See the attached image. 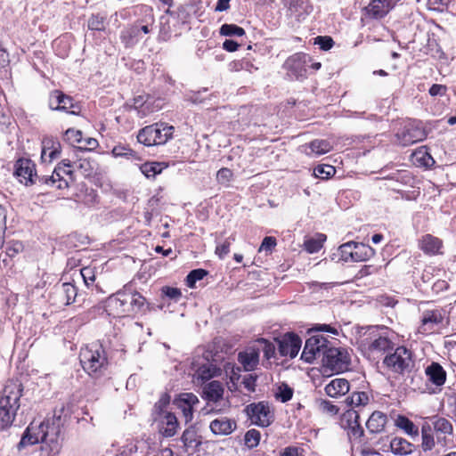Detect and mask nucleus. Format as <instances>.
Returning <instances> with one entry per match:
<instances>
[{"label":"nucleus","instance_id":"f257e3e1","mask_svg":"<svg viewBox=\"0 0 456 456\" xmlns=\"http://www.w3.org/2000/svg\"><path fill=\"white\" fill-rule=\"evenodd\" d=\"M62 410L63 409L60 410L59 413L55 411L52 418L46 419L39 424H36L35 422L30 423L18 444V450L20 451L28 445L43 443L49 444L51 446V451H54L55 454L58 453V440L61 427L64 423L61 416Z\"/></svg>","mask_w":456,"mask_h":456},{"label":"nucleus","instance_id":"f03ea898","mask_svg":"<svg viewBox=\"0 0 456 456\" xmlns=\"http://www.w3.org/2000/svg\"><path fill=\"white\" fill-rule=\"evenodd\" d=\"M389 335L390 330L385 326H370L361 335L359 347L370 359L379 357L394 350V343Z\"/></svg>","mask_w":456,"mask_h":456},{"label":"nucleus","instance_id":"7ed1b4c3","mask_svg":"<svg viewBox=\"0 0 456 456\" xmlns=\"http://www.w3.org/2000/svg\"><path fill=\"white\" fill-rule=\"evenodd\" d=\"M146 299L139 292L125 288L111 295L106 301L105 309L113 317H126L141 312Z\"/></svg>","mask_w":456,"mask_h":456},{"label":"nucleus","instance_id":"20e7f679","mask_svg":"<svg viewBox=\"0 0 456 456\" xmlns=\"http://www.w3.org/2000/svg\"><path fill=\"white\" fill-rule=\"evenodd\" d=\"M22 392L23 386L19 380L10 379L4 385L0 397V430H6L13 424Z\"/></svg>","mask_w":456,"mask_h":456},{"label":"nucleus","instance_id":"39448f33","mask_svg":"<svg viewBox=\"0 0 456 456\" xmlns=\"http://www.w3.org/2000/svg\"><path fill=\"white\" fill-rule=\"evenodd\" d=\"M79 359L83 369L89 375L102 374L108 365L105 350L98 343H93L82 348Z\"/></svg>","mask_w":456,"mask_h":456},{"label":"nucleus","instance_id":"423d86ee","mask_svg":"<svg viewBox=\"0 0 456 456\" xmlns=\"http://www.w3.org/2000/svg\"><path fill=\"white\" fill-rule=\"evenodd\" d=\"M175 127L166 123H155L142 128L137 140L145 146H154L165 144L172 138Z\"/></svg>","mask_w":456,"mask_h":456},{"label":"nucleus","instance_id":"0eeeda50","mask_svg":"<svg viewBox=\"0 0 456 456\" xmlns=\"http://www.w3.org/2000/svg\"><path fill=\"white\" fill-rule=\"evenodd\" d=\"M413 364L412 354L405 346H397L393 353L388 352L383 359V365L388 370L400 375L410 371Z\"/></svg>","mask_w":456,"mask_h":456},{"label":"nucleus","instance_id":"6e6552de","mask_svg":"<svg viewBox=\"0 0 456 456\" xmlns=\"http://www.w3.org/2000/svg\"><path fill=\"white\" fill-rule=\"evenodd\" d=\"M224 388L221 382L213 380L203 387L204 398L208 401L207 413H217L223 411V407H229V401L224 400Z\"/></svg>","mask_w":456,"mask_h":456},{"label":"nucleus","instance_id":"1a4fd4ad","mask_svg":"<svg viewBox=\"0 0 456 456\" xmlns=\"http://www.w3.org/2000/svg\"><path fill=\"white\" fill-rule=\"evenodd\" d=\"M324 366L332 371L342 372L348 370L350 356L343 348L328 347L322 357Z\"/></svg>","mask_w":456,"mask_h":456},{"label":"nucleus","instance_id":"9d476101","mask_svg":"<svg viewBox=\"0 0 456 456\" xmlns=\"http://www.w3.org/2000/svg\"><path fill=\"white\" fill-rule=\"evenodd\" d=\"M311 61L310 56L303 53H297L289 56L283 64L287 75L297 80H303L307 75V67Z\"/></svg>","mask_w":456,"mask_h":456},{"label":"nucleus","instance_id":"9b49d317","mask_svg":"<svg viewBox=\"0 0 456 456\" xmlns=\"http://www.w3.org/2000/svg\"><path fill=\"white\" fill-rule=\"evenodd\" d=\"M244 412L253 424L259 427H268L273 421V413L265 402L250 403L246 406Z\"/></svg>","mask_w":456,"mask_h":456},{"label":"nucleus","instance_id":"f8f14e48","mask_svg":"<svg viewBox=\"0 0 456 456\" xmlns=\"http://www.w3.org/2000/svg\"><path fill=\"white\" fill-rule=\"evenodd\" d=\"M329 340L322 335L311 336L305 344L301 359L306 362H313L314 360L319 357H323L324 352L328 348Z\"/></svg>","mask_w":456,"mask_h":456},{"label":"nucleus","instance_id":"ddd939ff","mask_svg":"<svg viewBox=\"0 0 456 456\" xmlns=\"http://www.w3.org/2000/svg\"><path fill=\"white\" fill-rule=\"evenodd\" d=\"M428 424L436 436V444L445 447L452 436L453 427L449 419L440 416H433L424 422Z\"/></svg>","mask_w":456,"mask_h":456},{"label":"nucleus","instance_id":"4468645a","mask_svg":"<svg viewBox=\"0 0 456 456\" xmlns=\"http://www.w3.org/2000/svg\"><path fill=\"white\" fill-rule=\"evenodd\" d=\"M444 312L442 309L426 310L422 313L418 331L421 334H431L443 326Z\"/></svg>","mask_w":456,"mask_h":456},{"label":"nucleus","instance_id":"2eb2a0df","mask_svg":"<svg viewBox=\"0 0 456 456\" xmlns=\"http://www.w3.org/2000/svg\"><path fill=\"white\" fill-rule=\"evenodd\" d=\"M68 175L72 180L73 170L71 169V162L69 159H63L54 168L53 174L49 177H42L40 180L46 184L56 185L58 189H65L69 186V181L63 177Z\"/></svg>","mask_w":456,"mask_h":456},{"label":"nucleus","instance_id":"dca6fc26","mask_svg":"<svg viewBox=\"0 0 456 456\" xmlns=\"http://www.w3.org/2000/svg\"><path fill=\"white\" fill-rule=\"evenodd\" d=\"M49 107L53 110H62L73 115H77L79 112L76 110L78 107L73 103V99L59 90H54L50 94Z\"/></svg>","mask_w":456,"mask_h":456},{"label":"nucleus","instance_id":"f3484780","mask_svg":"<svg viewBox=\"0 0 456 456\" xmlns=\"http://www.w3.org/2000/svg\"><path fill=\"white\" fill-rule=\"evenodd\" d=\"M343 426L348 429L347 435L350 440L360 441L364 435V431L359 422V413L357 411L350 409L343 414Z\"/></svg>","mask_w":456,"mask_h":456},{"label":"nucleus","instance_id":"a211bd4d","mask_svg":"<svg viewBox=\"0 0 456 456\" xmlns=\"http://www.w3.org/2000/svg\"><path fill=\"white\" fill-rule=\"evenodd\" d=\"M301 343L302 341L297 335L288 333L277 340L278 352L281 356L294 358L300 350Z\"/></svg>","mask_w":456,"mask_h":456},{"label":"nucleus","instance_id":"6ab92c4d","mask_svg":"<svg viewBox=\"0 0 456 456\" xmlns=\"http://www.w3.org/2000/svg\"><path fill=\"white\" fill-rule=\"evenodd\" d=\"M200 403L198 397L192 393L181 394L174 401L176 407L181 410L185 423H189L193 419L194 406Z\"/></svg>","mask_w":456,"mask_h":456},{"label":"nucleus","instance_id":"aec40b11","mask_svg":"<svg viewBox=\"0 0 456 456\" xmlns=\"http://www.w3.org/2000/svg\"><path fill=\"white\" fill-rule=\"evenodd\" d=\"M14 175L25 185L34 183L33 177L36 175L35 164L28 159H18L15 163Z\"/></svg>","mask_w":456,"mask_h":456},{"label":"nucleus","instance_id":"412c9836","mask_svg":"<svg viewBox=\"0 0 456 456\" xmlns=\"http://www.w3.org/2000/svg\"><path fill=\"white\" fill-rule=\"evenodd\" d=\"M397 142L402 146H408L426 138L425 130L418 126H406L396 134Z\"/></svg>","mask_w":456,"mask_h":456},{"label":"nucleus","instance_id":"4be33fe9","mask_svg":"<svg viewBox=\"0 0 456 456\" xmlns=\"http://www.w3.org/2000/svg\"><path fill=\"white\" fill-rule=\"evenodd\" d=\"M154 422L158 425L159 434L164 437L174 436L179 428V422L173 412L159 417Z\"/></svg>","mask_w":456,"mask_h":456},{"label":"nucleus","instance_id":"5701e85b","mask_svg":"<svg viewBox=\"0 0 456 456\" xmlns=\"http://www.w3.org/2000/svg\"><path fill=\"white\" fill-rule=\"evenodd\" d=\"M209 428L215 436H228L237 428V423L232 419L222 416L213 419Z\"/></svg>","mask_w":456,"mask_h":456},{"label":"nucleus","instance_id":"b1692460","mask_svg":"<svg viewBox=\"0 0 456 456\" xmlns=\"http://www.w3.org/2000/svg\"><path fill=\"white\" fill-rule=\"evenodd\" d=\"M393 7L392 0H372L365 10L370 18L381 19L385 17Z\"/></svg>","mask_w":456,"mask_h":456},{"label":"nucleus","instance_id":"393cba45","mask_svg":"<svg viewBox=\"0 0 456 456\" xmlns=\"http://www.w3.org/2000/svg\"><path fill=\"white\" fill-rule=\"evenodd\" d=\"M419 248L429 256L442 254L443 241L432 234H425L419 240Z\"/></svg>","mask_w":456,"mask_h":456},{"label":"nucleus","instance_id":"a878e982","mask_svg":"<svg viewBox=\"0 0 456 456\" xmlns=\"http://www.w3.org/2000/svg\"><path fill=\"white\" fill-rule=\"evenodd\" d=\"M238 361L246 371L255 370L259 363V349L253 346L243 352H240Z\"/></svg>","mask_w":456,"mask_h":456},{"label":"nucleus","instance_id":"bb28decb","mask_svg":"<svg viewBox=\"0 0 456 456\" xmlns=\"http://www.w3.org/2000/svg\"><path fill=\"white\" fill-rule=\"evenodd\" d=\"M325 393L330 397H339L345 395L350 390L349 382L346 379H334L326 385Z\"/></svg>","mask_w":456,"mask_h":456},{"label":"nucleus","instance_id":"cd10ccee","mask_svg":"<svg viewBox=\"0 0 456 456\" xmlns=\"http://www.w3.org/2000/svg\"><path fill=\"white\" fill-rule=\"evenodd\" d=\"M425 373L428 381L437 387H441L445 383L446 371L438 362H433L425 369Z\"/></svg>","mask_w":456,"mask_h":456},{"label":"nucleus","instance_id":"c85d7f7f","mask_svg":"<svg viewBox=\"0 0 456 456\" xmlns=\"http://www.w3.org/2000/svg\"><path fill=\"white\" fill-rule=\"evenodd\" d=\"M387 422V416L382 411L372 412L366 422V427L370 433H380L384 430Z\"/></svg>","mask_w":456,"mask_h":456},{"label":"nucleus","instance_id":"c756f323","mask_svg":"<svg viewBox=\"0 0 456 456\" xmlns=\"http://www.w3.org/2000/svg\"><path fill=\"white\" fill-rule=\"evenodd\" d=\"M42 144L41 158L44 161L51 162L60 157L61 146L58 142H53L52 139H44Z\"/></svg>","mask_w":456,"mask_h":456},{"label":"nucleus","instance_id":"7c9ffc66","mask_svg":"<svg viewBox=\"0 0 456 456\" xmlns=\"http://www.w3.org/2000/svg\"><path fill=\"white\" fill-rule=\"evenodd\" d=\"M414 445L402 437H395L390 442V449L394 454L405 456L413 452Z\"/></svg>","mask_w":456,"mask_h":456},{"label":"nucleus","instance_id":"2f4dec72","mask_svg":"<svg viewBox=\"0 0 456 456\" xmlns=\"http://www.w3.org/2000/svg\"><path fill=\"white\" fill-rule=\"evenodd\" d=\"M141 37V34L139 32V25L134 24L131 25L121 32V41L125 45L126 47H132L135 44L138 43Z\"/></svg>","mask_w":456,"mask_h":456},{"label":"nucleus","instance_id":"473e14b6","mask_svg":"<svg viewBox=\"0 0 456 456\" xmlns=\"http://www.w3.org/2000/svg\"><path fill=\"white\" fill-rule=\"evenodd\" d=\"M286 4L289 7L291 14H294L298 19L308 14L312 11L307 0H286Z\"/></svg>","mask_w":456,"mask_h":456},{"label":"nucleus","instance_id":"72a5a7b5","mask_svg":"<svg viewBox=\"0 0 456 456\" xmlns=\"http://www.w3.org/2000/svg\"><path fill=\"white\" fill-rule=\"evenodd\" d=\"M58 294L61 297L62 303L66 305L75 302L77 297V288L69 282H65L58 288Z\"/></svg>","mask_w":456,"mask_h":456},{"label":"nucleus","instance_id":"f704fd0d","mask_svg":"<svg viewBox=\"0 0 456 456\" xmlns=\"http://www.w3.org/2000/svg\"><path fill=\"white\" fill-rule=\"evenodd\" d=\"M421 448L424 452L434 449L436 443V436L432 432L431 428L425 423H423L421 427Z\"/></svg>","mask_w":456,"mask_h":456},{"label":"nucleus","instance_id":"c9c22d12","mask_svg":"<svg viewBox=\"0 0 456 456\" xmlns=\"http://www.w3.org/2000/svg\"><path fill=\"white\" fill-rule=\"evenodd\" d=\"M170 403V395L167 393H164L160 395L158 402L153 406L152 409V418L153 420L157 419L159 417H162L165 414H168L170 411L167 410V406Z\"/></svg>","mask_w":456,"mask_h":456},{"label":"nucleus","instance_id":"e433bc0d","mask_svg":"<svg viewBox=\"0 0 456 456\" xmlns=\"http://www.w3.org/2000/svg\"><path fill=\"white\" fill-rule=\"evenodd\" d=\"M220 369L216 368L214 364L208 363L203 364L197 370L195 377L198 380L205 382L218 375Z\"/></svg>","mask_w":456,"mask_h":456},{"label":"nucleus","instance_id":"4c0bfd02","mask_svg":"<svg viewBox=\"0 0 456 456\" xmlns=\"http://www.w3.org/2000/svg\"><path fill=\"white\" fill-rule=\"evenodd\" d=\"M354 259L353 262H363L373 255L370 247L362 243H354Z\"/></svg>","mask_w":456,"mask_h":456},{"label":"nucleus","instance_id":"58836bf2","mask_svg":"<svg viewBox=\"0 0 456 456\" xmlns=\"http://www.w3.org/2000/svg\"><path fill=\"white\" fill-rule=\"evenodd\" d=\"M346 403L354 410L366 406L370 403V396L365 392H354L346 398Z\"/></svg>","mask_w":456,"mask_h":456},{"label":"nucleus","instance_id":"ea45409f","mask_svg":"<svg viewBox=\"0 0 456 456\" xmlns=\"http://www.w3.org/2000/svg\"><path fill=\"white\" fill-rule=\"evenodd\" d=\"M312 153L315 155H322L332 150L331 143L327 140L315 139L309 143Z\"/></svg>","mask_w":456,"mask_h":456},{"label":"nucleus","instance_id":"a19ab883","mask_svg":"<svg viewBox=\"0 0 456 456\" xmlns=\"http://www.w3.org/2000/svg\"><path fill=\"white\" fill-rule=\"evenodd\" d=\"M396 426L403 429L407 435L411 436H419V428L414 423L404 416H398L396 419Z\"/></svg>","mask_w":456,"mask_h":456},{"label":"nucleus","instance_id":"79ce46f5","mask_svg":"<svg viewBox=\"0 0 456 456\" xmlns=\"http://www.w3.org/2000/svg\"><path fill=\"white\" fill-rule=\"evenodd\" d=\"M181 441L185 447L197 446L198 444H200V442L198 441L197 431L192 426L187 428L183 432Z\"/></svg>","mask_w":456,"mask_h":456},{"label":"nucleus","instance_id":"37998d69","mask_svg":"<svg viewBox=\"0 0 456 456\" xmlns=\"http://www.w3.org/2000/svg\"><path fill=\"white\" fill-rule=\"evenodd\" d=\"M325 240L326 236L324 234H317L316 237L308 239L305 241V249L311 254L318 252L322 248V244Z\"/></svg>","mask_w":456,"mask_h":456},{"label":"nucleus","instance_id":"c03bdc74","mask_svg":"<svg viewBox=\"0 0 456 456\" xmlns=\"http://www.w3.org/2000/svg\"><path fill=\"white\" fill-rule=\"evenodd\" d=\"M256 348L259 349V353L262 351L266 359H271L275 354V346L273 342L268 341L265 338H260L255 345Z\"/></svg>","mask_w":456,"mask_h":456},{"label":"nucleus","instance_id":"a18cd8bd","mask_svg":"<svg viewBox=\"0 0 456 456\" xmlns=\"http://www.w3.org/2000/svg\"><path fill=\"white\" fill-rule=\"evenodd\" d=\"M412 156L416 162L426 167H430L436 163L433 157L426 150L423 149H419V151H415Z\"/></svg>","mask_w":456,"mask_h":456},{"label":"nucleus","instance_id":"49530a36","mask_svg":"<svg viewBox=\"0 0 456 456\" xmlns=\"http://www.w3.org/2000/svg\"><path fill=\"white\" fill-rule=\"evenodd\" d=\"M24 246L22 242L18 240L8 241L5 245V250L1 253V256H9L13 258L15 256L22 252Z\"/></svg>","mask_w":456,"mask_h":456},{"label":"nucleus","instance_id":"de8ad7c7","mask_svg":"<svg viewBox=\"0 0 456 456\" xmlns=\"http://www.w3.org/2000/svg\"><path fill=\"white\" fill-rule=\"evenodd\" d=\"M261 434L256 429H249L244 436L245 445L250 449L256 447L259 444Z\"/></svg>","mask_w":456,"mask_h":456},{"label":"nucleus","instance_id":"09e8293b","mask_svg":"<svg viewBox=\"0 0 456 456\" xmlns=\"http://www.w3.org/2000/svg\"><path fill=\"white\" fill-rule=\"evenodd\" d=\"M220 34L225 37H242L245 34V30L235 24H224L220 28Z\"/></svg>","mask_w":456,"mask_h":456},{"label":"nucleus","instance_id":"8fccbe9b","mask_svg":"<svg viewBox=\"0 0 456 456\" xmlns=\"http://www.w3.org/2000/svg\"><path fill=\"white\" fill-rule=\"evenodd\" d=\"M336 169L331 165H318L314 170V174L316 177L321 179H328L333 175H335Z\"/></svg>","mask_w":456,"mask_h":456},{"label":"nucleus","instance_id":"3c124183","mask_svg":"<svg viewBox=\"0 0 456 456\" xmlns=\"http://www.w3.org/2000/svg\"><path fill=\"white\" fill-rule=\"evenodd\" d=\"M207 274H208V272L204 269H195V270L191 271L186 277L187 286L189 288H194L195 283L198 281L202 280Z\"/></svg>","mask_w":456,"mask_h":456},{"label":"nucleus","instance_id":"603ef678","mask_svg":"<svg viewBox=\"0 0 456 456\" xmlns=\"http://www.w3.org/2000/svg\"><path fill=\"white\" fill-rule=\"evenodd\" d=\"M354 241H349L342 244L338 248V252L340 254V257L343 261L347 262L349 260L353 261L354 259Z\"/></svg>","mask_w":456,"mask_h":456},{"label":"nucleus","instance_id":"864d4df0","mask_svg":"<svg viewBox=\"0 0 456 456\" xmlns=\"http://www.w3.org/2000/svg\"><path fill=\"white\" fill-rule=\"evenodd\" d=\"M141 170L142 174L145 175L146 177H154L157 174H159L162 170L160 167V163L151 162L145 163L141 167Z\"/></svg>","mask_w":456,"mask_h":456},{"label":"nucleus","instance_id":"5fc2aeb1","mask_svg":"<svg viewBox=\"0 0 456 456\" xmlns=\"http://www.w3.org/2000/svg\"><path fill=\"white\" fill-rule=\"evenodd\" d=\"M88 28L102 31L105 29V19L99 14H93L88 20Z\"/></svg>","mask_w":456,"mask_h":456},{"label":"nucleus","instance_id":"6e6d98bb","mask_svg":"<svg viewBox=\"0 0 456 456\" xmlns=\"http://www.w3.org/2000/svg\"><path fill=\"white\" fill-rule=\"evenodd\" d=\"M233 173L231 169L227 167H223L219 169L216 173V180L219 183L224 185H228L229 183L232 180Z\"/></svg>","mask_w":456,"mask_h":456},{"label":"nucleus","instance_id":"4d7b16f0","mask_svg":"<svg viewBox=\"0 0 456 456\" xmlns=\"http://www.w3.org/2000/svg\"><path fill=\"white\" fill-rule=\"evenodd\" d=\"M234 240V237L231 236L227 238L222 244L216 246V254L218 255L220 258H224L230 252V247Z\"/></svg>","mask_w":456,"mask_h":456},{"label":"nucleus","instance_id":"13d9d810","mask_svg":"<svg viewBox=\"0 0 456 456\" xmlns=\"http://www.w3.org/2000/svg\"><path fill=\"white\" fill-rule=\"evenodd\" d=\"M293 395V389L289 387L286 384H282L279 387V392L277 393L276 396L278 399H280L282 403L288 402L292 398Z\"/></svg>","mask_w":456,"mask_h":456},{"label":"nucleus","instance_id":"bf43d9fd","mask_svg":"<svg viewBox=\"0 0 456 456\" xmlns=\"http://www.w3.org/2000/svg\"><path fill=\"white\" fill-rule=\"evenodd\" d=\"M112 154L114 157L129 158L134 156V151L126 145L118 144L112 149Z\"/></svg>","mask_w":456,"mask_h":456},{"label":"nucleus","instance_id":"052dcab7","mask_svg":"<svg viewBox=\"0 0 456 456\" xmlns=\"http://www.w3.org/2000/svg\"><path fill=\"white\" fill-rule=\"evenodd\" d=\"M256 375L247 374L242 378V385L248 392H254L256 389Z\"/></svg>","mask_w":456,"mask_h":456},{"label":"nucleus","instance_id":"680f3d73","mask_svg":"<svg viewBox=\"0 0 456 456\" xmlns=\"http://www.w3.org/2000/svg\"><path fill=\"white\" fill-rule=\"evenodd\" d=\"M65 137L71 143L81 142L82 139H83V134H82V132L80 130H76V129H73V128H69L65 132Z\"/></svg>","mask_w":456,"mask_h":456},{"label":"nucleus","instance_id":"e2e57ef3","mask_svg":"<svg viewBox=\"0 0 456 456\" xmlns=\"http://www.w3.org/2000/svg\"><path fill=\"white\" fill-rule=\"evenodd\" d=\"M76 165L85 176H89L93 173V167L88 159H79Z\"/></svg>","mask_w":456,"mask_h":456},{"label":"nucleus","instance_id":"0e129e2a","mask_svg":"<svg viewBox=\"0 0 456 456\" xmlns=\"http://www.w3.org/2000/svg\"><path fill=\"white\" fill-rule=\"evenodd\" d=\"M80 276L83 278V281L86 286H89L90 283L94 281V273L92 268L84 267L80 270Z\"/></svg>","mask_w":456,"mask_h":456},{"label":"nucleus","instance_id":"69168bd1","mask_svg":"<svg viewBox=\"0 0 456 456\" xmlns=\"http://www.w3.org/2000/svg\"><path fill=\"white\" fill-rule=\"evenodd\" d=\"M448 0H428V6L432 11L443 12L447 6Z\"/></svg>","mask_w":456,"mask_h":456},{"label":"nucleus","instance_id":"338daca9","mask_svg":"<svg viewBox=\"0 0 456 456\" xmlns=\"http://www.w3.org/2000/svg\"><path fill=\"white\" fill-rule=\"evenodd\" d=\"M315 44H318L322 50L327 51L333 46L334 42L330 37H317L315 38Z\"/></svg>","mask_w":456,"mask_h":456},{"label":"nucleus","instance_id":"774afa93","mask_svg":"<svg viewBox=\"0 0 456 456\" xmlns=\"http://www.w3.org/2000/svg\"><path fill=\"white\" fill-rule=\"evenodd\" d=\"M320 407L322 410V411L331 415H336L338 412V406L332 404L330 402L326 400L321 402Z\"/></svg>","mask_w":456,"mask_h":456}]
</instances>
